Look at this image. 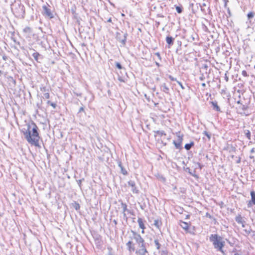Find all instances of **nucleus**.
<instances>
[{
	"mask_svg": "<svg viewBox=\"0 0 255 255\" xmlns=\"http://www.w3.org/2000/svg\"><path fill=\"white\" fill-rule=\"evenodd\" d=\"M26 129L23 128L21 130L25 138L31 145L39 147L40 137L37 126L35 123L31 122L26 125Z\"/></svg>",
	"mask_w": 255,
	"mask_h": 255,
	"instance_id": "nucleus-1",
	"label": "nucleus"
},
{
	"mask_svg": "<svg viewBox=\"0 0 255 255\" xmlns=\"http://www.w3.org/2000/svg\"><path fill=\"white\" fill-rule=\"evenodd\" d=\"M132 232L135 235L134 239L135 240V243L129 241L126 244L128 250L130 253L134 252L136 255H148L144 240L139 234L134 232Z\"/></svg>",
	"mask_w": 255,
	"mask_h": 255,
	"instance_id": "nucleus-2",
	"label": "nucleus"
},
{
	"mask_svg": "<svg viewBox=\"0 0 255 255\" xmlns=\"http://www.w3.org/2000/svg\"><path fill=\"white\" fill-rule=\"evenodd\" d=\"M210 241L212 243V244L215 249L217 250L224 253L223 248L225 245V242L222 237L218 234H212L209 238Z\"/></svg>",
	"mask_w": 255,
	"mask_h": 255,
	"instance_id": "nucleus-3",
	"label": "nucleus"
},
{
	"mask_svg": "<svg viewBox=\"0 0 255 255\" xmlns=\"http://www.w3.org/2000/svg\"><path fill=\"white\" fill-rule=\"evenodd\" d=\"M179 226L182 228L186 234H195V227L192 225L191 223H189L180 220L179 222Z\"/></svg>",
	"mask_w": 255,
	"mask_h": 255,
	"instance_id": "nucleus-4",
	"label": "nucleus"
},
{
	"mask_svg": "<svg viewBox=\"0 0 255 255\" xmlns=\"http://www.w3.org/2000/svg\"><path fill=\"white\" fill-rule=\"evenodd\" d=\"M176 139L173 141V143L177 149H181L182 148L183 134L180 131L176 132Z\"/></svg>",
	"mask_w": 255,
	"mask_h": 255,
	"instance_id": "nucleus-5",
	"label": "nucleus"
},
{
	"mask_svg": "<svg viewBox=\"0 0 255 255\" xmlns=\"http://www.w3.org/2000/svg\"><path fill=\"white\" fill-rule=\"evenodd\" d=\"M42 8L44 11V15H45V16H47L50 18H52L53 17V15L52 12L51 11L50 9L47 6L44 5L42 6Z\"/></svg>",
	"mask_w": 255,
	"mask_h": 255,
	"instance_id": "nucleus-6",
	"label": "nucleus"
},
{
	"mask_svg": "<svg viewBox=\"0 0 255 255\" xmlns=\"http://www.w3.org/2000/svg\"><path fill=\"white\" fill-rule=\"evenodd\" d=\"M250 194L251 199L249 201L248 203V207L249 208L252 207L253 205H255V192L254 191H252Z\"/></svg>",
	"mask_w": 255,
	"mask_h": 255,
	"instance_id": "nucleus-7",
	"label": "nucleus"
},
{
	"mask_svg": "<svg viewBox=\"0 0 255 255\" xmlns=\"http://www.w3.org/2000/svg\"><path fill=\"white\" fill-rule=\"evenodd\" d=\"M128 184L131 187V190L133 193H138L139 191L137 188L136 187V184L134 181H129L128 182Z\"/></svg>",
	"mask_w": 255,
	"mask_h": 255,
	"instance_id": "nucleus-8",
	"label": "nucleus"
},
{
	"mask_svg": "<svg viewBox=\"0 0 255 255\" xmlns=\"http://www.w3.org/2000/svg\"><path fill=\"white\" fill-rule=\"evenodd\" d=\"M235 220L238 224H241L243 227H245V221L241 215L239 214L237 216Z\"/></svg>",
	"mask_w": 255,
	"mask_h": 255,
	"instance_id": "nucleus-9",
	"label": "nucleus"
},
{
	"mask_svg": "<svg viewBox=\"0 0 255 255\" xmlns=\"http://www.w3.org/2000/svg\"><path fill=\"white\" fill-rule=\"evenodd\" d=\"M137 223L138 224L139 227L141 229V233L144 234V230L145 229V226L144 225V222L141 218H138L137 219Z\"/></svg>",
	"mask_w": 255,
	"mask_h": 255,
	"instance_id": "nucleus-10",
	"label": "nucleus"
},
{
	"mask_svg": "<svg viewBox=\"0 0 255 255\" xmlns=\"http://www.w3.org/2000/svg\"><path fill=\"white\" fill-rule=\"evenodd\" d=\"M154 137L156 138L157 137H161L163 135L165 136L166 134L164 131L157 130L154 132Z\"/></svg>",
	"mask_w": 255,
	"mask_h": 255,
	"instance_id": "nucleus-11",
	"label": "nucleus"
},
{
	"mask_svg": "<svg viewBox=\"0 0 255 255\" xmlns=\"http://www.w3.org/2000/svg\"><path fill=\"white\" fill-rule=\"evenodd\" d=\"M211 104L213 106V108L214 110H215L217 112H221V109L219 106L218 105V103L216 101L211 102Z\"/></svg>",
	"mask_w": 255,
	"mask_h": 255,
	"instance_id": "nucleus-12",
	"label": "nucleus"
},
{
	"mask_svg": "<svg viewBox=\"0 0 255 255\" xmlns=\"http://www.w3.org/2000/svg\"><path fill=\"white\" fill-rule=\"evenodd\" d=\"M118 165L121 168L122 173L124 175H127L128 174V172L127 170L123 166L121 161L119 162Z\"/></svg>",
	"mask_w": 255,
	"mask_h": 255,
	"instance_id": "nucleus-13",
	"label": "nucleus"
},
{
	"mask_svg": "<svg viewBox=\"0 0 255 255\" xmlns=\"http://www.w3.org/2000/svg\"><path fill=\"white\" fill-rule=\"evenodd\" d=\"M154 225L156 228L160 229V227L162 225V222L161 220H155L154 222Z\"/></svg>",
	"mask_w": 255,
	"mask_h": 255,
	"instance_id": "nucleus-14",
	"label": "nucleus"
},
{
	"mask_svg": "<svg viewBox=\"0 0 255 255\" xmlns=\"http://www.w3.org/2000/svg\"><path fill=\"white\" fill-rule=\"evenodd\" d=\"M166 42L170 45V44H173V39L172 38V37H170V36H167L166 37Z\"/></svg>",
	"mask_w": 255,
	"mask_h": 255,
	"instance_id": "nucleus-15",
	"label": "nucleus"
},
{
	"mask_svg": "<svg viewBox=\"0 0 255 255\" xmlns=\"http://www.w3.org/2000/svg\"><path fill=\"white\" fill-rule=\"evenodd\" d=\"M244 133L249 140L251 138V133L249 130H245Z\"/></svg>",
	"mask_w": 255,
	"mask_h": 255,
	"instance_id": "nucleus-16",
	"label": "nucleus"
},
{
	"mask_svg": "<svg viewBox=\"0 0 255 255\" xmlns=\"http://www.w3.org/2000/svg\"><path fill=\"white\" fill-rule=\"evenodd\" d=\"M194 145V142H191L190 143H187L185 145V148L186 150H189Z\"/></svg>",
	"mask_w": 255,
	"mask_h": 255,
	"instance_id": "nucleus-17",
	"label": "nucleus"
},
{
	"mask_svg": "<svg viewBox=\"0 0 255 255\" xmlns=\"http://www.w3.org/2000/svg\"><path fill=\"white\" fill-rule=\"evenodd\" d=\"M163 87V91L164 92L166 93H168L169 91V88L167 86V85L165 84H163L162 85Z\"/></svg>",
	"mask_w": 255,
	"mask_h": 255,
	"instance_id": "nucleus-18",
	"label": "nucleus"
},
{
	"mask_svg": "<svg viewBox=\"0 0 255 255\" xmlns=\"http://www.w3.org/2000/svg\"><path fill=\"white\" fill-rule=\"evenodd\" d=\"M32 56L33 57H34V59L36 61H38V57H39L40 56V54L38 52H34L32 54Z\"/></svg>",
	"mask_w": 255,
	"mask_h": 255,
	"instance_id": "nucleus-19",
	"label": "nucleus"
},
{
	"mask_svg": "<svg viewBox=\"0 0 255 255\" xmlns=\"http://www.w3.org/2000/svg\"><path fill=\"white\" fill-rule=\"evenodd\" d=\"M255 13L253 11H251L248 13L247 17L248 19L253 18L254 16Z\"/></svg>",
	"mask_w": 255,
	"mask_h": 255,
	"instance_id": "nucleus-20",
	"label": "nucleus"
},
{
	"mask_svg": "<svg viewBox=\"0 0 255 255\" xmlns=\"http://www.w3.org/2000/svg\"><path fill=\"white\" fill-rule=\"evenodd\" d=\"M176 9L178 13H181L182 12V8L179 6H176Z\"/></svg>",
	"mask_w": 255,
	"mask_h": 255,
	"instance_id": "nucleus-21",
	"label": "nucleus"
},
{
	"mask_svg": "<svg viewBox=\"0 0 255 255\" xmlns=\"http://www.w3.org/2000/svg\"><path fill=\"white\" fill-rule=\"evenodd\" d=\"M242 75L245 77H249V74L246 70L242 71Z\"/></svg>",
	"mask_w": 255,
	"mask_h": 255,
	"instance_id": "nucleus-22",
	"label": "nucleus"
},
{
	"mask_svg": "<svg viewBox=\"0 0 255 255\" xmlns=\"http://www.w3.org/2000/svg\"><path fill=\"white\" fill-rule=\"evenodd\" d=\"M154 242H155V245L156 246L157 249H159L160 248V245L158 241L157 240H155Z\"/></svg>",
	"mask_w": 255,
	"mask_h": 255,
	"instance_id": "nucleus-23",
	"label": "nucleus"
},
{
	"mask_svg": "<svg viewBox=\"0 0 255 255\" xmlns=\"http://www.w3.org/2000/svg\"><path fill=\"white\" fill-rule=\"evenodd\" d=\"M116 66L119 69H122V66L120 63H118V62L116 63Z\"/></svg>",
	"mask_w": 255,
	"mask_h": 255,
	"instance_id": "nucleus-24",
	"label": "nucleus"
},
{
	"mask_svg": "<svg viewBox=\"0 0 255 255\" xmlns=\"http://www.w3.org/2000/svg\"><path fill=\"white\" fill-rule=\"evenodd\" d=\"M48 104H50V105L54 108H56V104L55 103H50V102L49 101H48Z\"/></svg>",
	"mask_w": 255,
	"mask_h": 255,
	"instance_id": "nucleus-25",
	"label": "nucleus"
},
{
	"mask_svg": "<svg viewBox=\"0 0 255 255\" xmlns=\"http://www.w3.org/2000/svg\"><path fill=\"white\" fill-rule=\"evenodd\" d=\"M204 133L208 137V139H210L211 136L210 134L208 133V132L205 131Z\"/></svg>",
	"mask_w": 255,
	"mask_h": 255,
	"instance_id": "nucleus-26",
	"label": "nucleus"
},
{
	"mask_svg": "<svg viewBox=\"0 0 255 255\" xmlns=\"http://www.w3.org/2000/svg\"><path fill=\"white\" fill-rule=\"evenodd\" d=\"M44 97H45V98L46 99H49L50 98V95L48 93H45L44 94Z\"/></svg>",
	"mask_w": 255,
	"mask_h": 255,
	"instance_id": "nucleus-27",
	"label": "nucleus"
},
{
	"mask_svg": "<svg viewBox=\"0 0 255 255\" xmlns=\"http://www.w3.org/2000/svg\"><path fill=\"white\" fill-rule=\"evenodd\" d=\"M168 77L171 81H176V78H174L171 75H169Z\"/></svg>",
	"mask_w": 255,
	"mask_h": 255,
	"instance_id": "nucleus-28",
	"label": "nucleus"
},
{
	"mask_svg": "<svg viewBox=\"0 0 255 255\" xmlns=\"http://www.w3.org/2000/svg\"><path fill=\"white\" fill-rule=\"evenodd\" d=\"M177 83L178 84V85L181 87V88L182 89H184V87H183L182 84L179 82V81H177Z\"/></svg>",
	"mask_w": 255,
	"mask_h": 255,
	"instance_id": "nucleus-29",
	"label": "nucleus"
},
{
	"mask_svg": "<svg viewBox=\"0 0 255 255\" xmlns=\"http://www.w3.org/2000/svg\"><path fill=\"white\" fill-rule=\"evenodd\" d=\"M155 55L156 56H157L159 58V59L160 60H161V56H160V53H159V52H156V53H155Z\"/></svg>",
	"mask_w": 255,
	"mask_h": 255,
	"instance_id": "nucleus-30",
	"label": "nucleus"
},
{
	"mask_svg": "<svg viewBox=\"0 0 255 255\" xmlns=\"http://www.w3.org/2000/svg\"><path fill=\"white\" fill-rule=\"evenodd\" d=\"M80 205L79 204H76V206H75V209L76 210H79L80 209Z\"/></svg>",
	"mask_w": 255,
	"mask_h": 255,
	"instance_id": "nucleus-31",
	"label": "nucleus"
},
{
	"mask_svg": "<svg viewBox=\"0 0 255 255\" xmlns=\"http://www.w3.org/2000/svg\"><path fill=\"white\" fill-rule=\"evenodd\" d=\"M123 206H124V211L125 212L126 210H127V205L126 204H123Z\"/></svg>",
	"mask_w": 255,
	"mask_h": 255,
	"instance_id": "nucleus-32",
	"label": "nucleus"
},
{
	"mask_svg": "<svg viewBox=\"0 0 255 255\" xmlns=\"http://www.w3.org/2000/svg\"><path fill=\"white\" fill-rule=\"evenodd\" d=\"M84 111V109L83 107H81L79 109V112H83Z\"/></svg>",
	"mask_w": 255,
	"mask_h": 255,
	"instance_id": "nucleus-33",
	"label": "nucleus"
},
{
	"mask_svg": "<svg viewBox=\"0 0 255 255\" xmlns=\"http://www.w3.org/2000/svg\"><path fill=\"white\" fill-rule=\"evenodd\" d=\"M203 66L206 69H207V68H208V66L207 64H204L203 65Z\"/></svg>",
	"mask_w": 255,
	"mask_h": 255,
	"instance_id": "nucleus-34",
	"label": "nucleus"
},
{
	"mask_svg": "<svg viewBox=\"0 0 255 255\" xmlns=\"http://www.w3.org/2000/svg\"><path fill=\"white\" fill-rule=\"evenodd\" d=\"M112 20L111 18H109L108 20H107L108 22H112Z\"/></svg>",
	"mask_w": 255,
	"mask_h": 255,
	"instance_id": "nucleus-35",
	"label": "nucleus"
},
{
	"mask_svg": "<svg viewBox=\"0 0 255 255\" xmlns=\"http://www.w3.org/2000/svg\"><path fill=\"white\" fill-rule=\"evenodd\" d=\"M119 80L121 82H124V80H123L121 78H119Z\"/></svg>",
	"mask_w": 255,
	"mask_h": 255,
	"instance_id": "nucleus-36",
	"label": "nucleus"
},
{
	"mask_svg": "<svg viewBox=\"0 0 255 255\" xmlns=\"http://www.w3.org/2000/svg\"><path fill=\"white\" fill-rule=\"evenodd\" d=\"M189 217H190V216H189V215H187V216H186V219H189Z\"/></svg>",
	"mask_w": 255,
	"mask_h": 255,
	"instance_id": "nucleus-37",
	"label": "nucleus"
},
{
	"mask_svg": "<svg viewBox=\"0 0 255 255\" xmlns=\"http://www.w3.org/2000/svg\"><path fill=\"white\" fill-rule=\"evenodd\" d=\"M202 85L203 87H205V86H206V84H205V83H203V84H202Z\"/></svg>",
	"mask_w": 255,
	"mask_h": 255,
	"instance_id": "nucleus-38",
	"label": "nucleus"
},
{
	"mask_svg": "<svg viewBox=\"0 0 255 255\" xmlns=\"http://www.w3.org/2000/svg\"><path fill=\"white\" fill-rule=\"evenodd\" d=\"M234 255H240V254H238V253H236V254H235Z\"/></svg>",
	"mask_w": 255,
	"mask_h": 255,
	"instance_id": "nucleus-39",
	"label": "nucleus"
},
{
	"mask_svg": "<svg viewBox=\"0 0 255 255\" xmlns=\"http://www.w3.org/2000/svg\"><path fill=\"white\" fill-rule=\"evenodd\" d=\"M1 74H2V72H1V71L0 70V76H1Z\"/></svg>",
	"mask_w": 255,
	"mask_h": 255,
	"instance_id": "nucleus-40",
	"label": "nucleus"
},
{
	"mask_svg": "<svg viewBox=\"0 0 255 255\" xmlns=\"http://www.w3.org/2000/svg\"><path fill=\"white\" fill-rule=\"evenodd\" d=\"M108 255H113V254H109Z\"/></svg>",
	"mask_w": 255,
	"mask_h": 255,
	"instance_id": "nucleus-41",
	"label": "nucleus"
},
{
	"mask_svg": "<svg viewBox=\"0 0 255 255\" xmlns=\"http://www.w3.org/2000/svg\"><path fill=\"white\" fill-rule=\"evenodd\" d=\"M254 68H255V66H254Z\"/></svg>",
	"mask_w": 255,
	"mask_h": 255,
	"instance_id": "nucleus-42",
	"label": "nucleus"
}]
</instances>
